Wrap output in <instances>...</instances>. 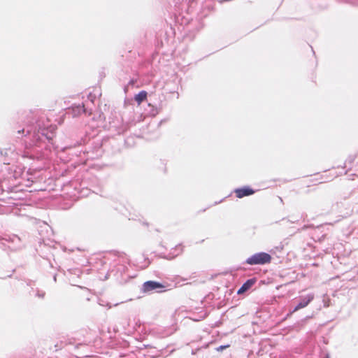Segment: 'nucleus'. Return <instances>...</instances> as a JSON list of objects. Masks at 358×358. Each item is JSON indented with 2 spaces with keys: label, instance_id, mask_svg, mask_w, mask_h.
Here are the masks:
<instances>
[{
  "label": "nucleus",
  "instance_id": "nucleus-1",
  "mask_svg": "<svg viewBox=\"0 0 358 358\" xmlns=\"http://www.w3.org/2000/svg\"><path fill=\"white\" fill-rule=\"evenodd\" d=\"M23 117L27 119L26 127L18 128L17 133L25 137L24 143L27 148H40L46 142L51 143L56 126L52 125L43 113L30 111Z\"/></svg>",
  "mask_w": 358,
  "mask_h": 358
},
{
  "label": "nucleus",
  "instance_id": "nucleus-11",
  "mask_svg": "<svg viewBox=\"0 0 358 358\" xmlns=\"http://www.w3.org/2000/svg\"><path fill=\"white\" fill-rule=\"evenodd\" d=\"M148 93L145 91H141L138 94L135 96V100L138 102V103H141L147 98Z\"/></svg>",
  "mask_w": 358,
  "mask_h": 358
},
{
  "label": "nucleus",
  "instance_id": "nucleus-16",
  "mask_svg": "<svg viewBox=\"0 0 358 358\" xmlns=\"http://www.w3.org/2000/svg\"><path fill=\"white\" fill-rule=\"evenodd\" d=\"M182 252V250H181V249H180V252H179L178 253L176 254V255H175V256H178V254H179L180 252Z\"/></svg>",
  "mask_w": 358,
  "mask_h": 358
},
{
  "label": "nucleus",
  "instance_id": "nucleus-14",
  "mask_svg": "<svg viewBox=\"0 0 358 358\" xmlns=\"http://www.w3.org/2000/svg\"><path fill=\"white\" fill-rule=\"evenodd\" d=\"M150 115H151L155 116V115H157V114L158 113V110H157V108H153V109L152 110V111H150Z\"/></svg>",
  "mask_w": 358,
  "mask_h": 358
},
{
  "label": "nucleus",
  "instance_id": "nucleus-21",
  "mask_svg": "<svg viewBox=\"0 0 358 358\" xmlns=\"http://www.w3.org/2000/svg\"><path fill=\"white\" fill-rule=\"evenodd\" d=\"M327 358H329L328 357H327Z\"/></svg>",
  "mask_w": 358,
  "mask_h": 358
},
{
  "label": "nucleus",
  "instance_id": "nucleus-8",
  "mask_svg": "<svg viewBox=\"0 0 358 358\" xmlns=\"http://www.w3.org/2000/svg\"><path fill=\"white\" fill-rule=\"evenodd\" d=\"M102 148L101 145L99 143H97L96 145L93 148L92 150H87V159H94L96 158H99L102 155Z\"/></svg>",
  "mask_w": 358,
  "mask_h": 358
},
{
  "label": "nucleus",
  "instance_id": "nucleus-12",
  "mask_svg": "<svg viewBox=\"0 0 358 358\" xmlns=\"http://www.w3.org/2000/svg\"><path fill=\"white\" fill-rule=\"evenodd\" d=\"M31 292L35 296L38 297L39 299H43L45 295V292L44 291L38 289V288H31Z\"/></svg>",
  "mask_w": 358,
  "mask_h": 358
},
{
  "label": "nucleus",
  "instance_id": "nucleus-18",
  "mask_svg": "<svg viewBox=\"0 0 358 358\" xmlns=\"http://www.w3.org/2000/svg\"><path fill=\"white\" fill-rule=\"evenodd\" d=\"M178 248H180V245H178L176 250H178Z\"/></svg>",
  "mask_w": 358,
  "mask_h": 358
},
{
  "label": "nucleus",
  "instance_id": "nucleus-6",
  "mask_svg": "<svg viewBox=\"0 0 358 358\" xmlns=\"http://www.w3.org/2000/svg\"><path fill=\"white\" fill-rule=\"evenodd\" d=\"M1 240L2 241L7 242L8 243H10L11 245H8V246L12 250H17L20 248L21 239L17 235H5Z\"/></svg>",
  "mask_w": 358,
  "mask_h": 358
},
{
  "label": "nucleus",
  "instance_id": "nucleus-10",
  "mask_svg": "<svg viewBox=\"0 0 358 358\" xmlns=\"http://www.w3.org/2000/svg\"><path fill=\"white\" fill-rule=\"evenodd\" d=\"M255 282H256V280L255 278H250V279L247 280L242 285V286L238 289V290L237 291V294H242L244 292H247L252 287V285L255 283Z\"/></svg>",
  "mask_w": 358,
  "mask_h": 358
},
{
  "label": "nucleus",
  "instance_id": "nucleus-3",
  "mask_svg": "<svg viewBox=\"0 0 358 358\" xmlns=\"http://www.w3.org/2000/svg\"><path fill=\"white\" fill-rule=\"evenodd\" d=\"M82 113H88V115L92 114V110L85 106L83 103L73 104L66 111V114L71 115L73 117H78Z\"/></svg>",
  "mask_w": 358,
  "mask_h": 358
},
{
  "label": "nucleus",
  "instance_id": "nucleus-15",
  "mask_svg": "<svg viewBox=\"0 0 358 358\" xmlns=\"http://www.w3.org/2000/svg\"><path fill=\"white\" fill-rule=\"evenodd\" d=\"M229 345H220L218 348H216L217 351H222V350L227 348Z\"/></svg>",
  "mask_w": 358,
  "mask_h": 358
},
{
  "label": "nucleus",
  "instance_id": "nucleus-4",
  "mask_svg": "<svg viewBox=\"0 0 358 358\" xmlns=\"http://www.w3.org/2000/svg\"><path fill=\"white\" fill-rule=\"evenodd\" d=\"M164 288L165 286L163 284L159 282L149 280L143 283L142 290L143 292H162L165 290Z\"/></svg>",
  "mask_w": 358,
  "mask_h": 358
},
{
  "label": "nucleus",
  "instance_id": "nucleus-13",
  "mask_svg": "<svg viewBox=\"0 0 358 358\" xmlns=\"http://www.w3.org/2000/svg\"><path fill=\"white\" fill-rule=\"evenodd\" d=\"M96 97V96L95 94L90 93L87 96V99L93 103Z\"/></svg>",
  "mask_w": 358,
  "mask_h": 358
},
{
  "label": "nucleus",
  "instance_id": "nucleus-20",
  "mask_svg": "<svg viewBox=\"0 0 358 358\" xmlns=\"http://www.w3.org/2000/svg\"><path fill=\"white\" fill-rule=\"evenodd\" d=\"M192 354H194V353H195L194 350H192Z\"/></svg>",
  "mask_w": 358,
  "mask_h": 358
},
{
  "label": "nucleus",
  "instance_id": "nucleus-7",
  "mask_svg": "<svg viewBox=\"0 0 358 358\" xmlns=\"http://www.w3.org/2000/svg\"><path fill=\"white\" fill-rule=\"evenodd\" d=\"M313 294H308L306 296H301L299 303L294 306L291 313H293L301 308L306 307L314 299Z\"/></svg>",
  "mask_w": 358,
  "mask_h": 358
},
{
  "label": "nucleus",
  "instance_id": "nucleus-2",
  "mask_svg": "<svg viewBox=\"0 0 358 358\" xmlns=\"http://www.w3.org/2000/svg\"><path fill=\"white\" fill-rule=\"evenodd\" d=\"M271 256L264 252H257L247 258L245 263L249 265H264L270 263Z\"/></svg>",
  "mask_w": 358,
  "mask_h": 358
},
{
  "label": "nucleus",
  "instance_id": "nucleus-19",
  "mask_svg": "<svg viewBox=\"0 0 358 358\" xmlns=\"http://www.w3.org/2000/svg\"><path fill=\"white\" fill-rule=\"evenodd\" d=\"M54 280L56 281V275L54 276Z\"/></svg>",
  "mask_w": 358,
  "mask_h": 358
},
{
  "label": "nucleus",
  "instance_id": "nucleus-9",
  "mask_svg": "<svg viewBox=\"0 0 358 358\" xmlns=\"http://www.w3.org/2000/svg\"><path fill=\"white\" fill-rule=\"evenodd\" d=\"M234 192L236 193V197L240 199L244 196L252 195L255 193V190L248 186L236 189Z\"/></svg>",
  "mask_w": 358,
  "mask_h": 358
},
{
  "label": "nucleus",
  "instance_id": "nucleus-5",
  "mask_svg": "<svg viewBox=\"0 0 358 358\" xmlns=\"http://www.w3.org/2000/svg\"><path fill=\"white\" fill-rule=\"evenodd\" d=\"M129 259L124 255L118 256L114 262V267L116 268V271L114 275L120 273L122 274L127 269V264H128Z\"/></svg>",
  "mask_w": 358,
  "mask_h": 358
},
{
  "label": "nucleus",
  "instance_id": "nucleus-17",
  "mask_svg": "<svg viewBox=\"0 0 358 358\" xmlns=\"http://www.w3.org/2000/svg\"><path fill=\"white\" fill-rule=\"evenodd\" d=\"M114 272H115V270H114V269H112V270L110 271V273H114Z\"/></svg>",
  "mask_w": 358,
  "mask_h": 358
}]
</instances>
